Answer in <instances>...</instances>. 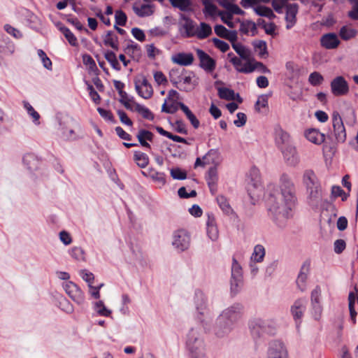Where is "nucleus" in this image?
<instances>
[{
	"label": "nucleus",
	"mask_w": 358,
	"mask_h": 358,
	"mask_svg": "<svg viewBox=\"0 0 358 358\" xmlns=\"http://www.w3.org/2000/svg\"><path fill=\"white\" fill-rule=\"evenodd\" d=\"M296 201L293 181L288 175L282 174L280 178L278 189H273L266 201L268 214L278 227H285L287 220L292 215Z\"/></svg>",
	"instance_id": "f257e3e1"
},
{
	"label": "nucleus",
	"mask_w": 358,
	"mask_h": 358,
	"mask_svg": "<svg viewBox=\"0 0 358 358\" xmlns=\"http://www.w3.org/2000/svg\"><path fill=\"white\" fill-rule=\"evenodd\" d=\"M187 350L192 358H203L206 355V345L197 329H192L186 341Z\"/></svg>",
	"instance_id": "f03ea898"
},
{
	"label": "nucleus",
	"mask_w": 358,
	"mask_h": 358,
	"mask_svg": "<svg viewBox=\"0 0 358 358\" xmlns=\"http://www.w3.org/2000/svg\"><path fill=\"white\" fill-rule=\"evenodd\" d=\"M249 328L254 339L263 337L265 334H272L273 330L271 322L260 318L252 320L249 323Z\"/></svg>",
	"instance_id": "7ed1b4c3"
},
{
	"label": "nucleus",
	"mask_w": 358,
	"mask_h": 358,
	"mask_svg": "<svg viewBox=\"0 0 358 358\" xmlns=\"http://www.w3.org/2000/svg\"><path fill=\"white\" fill-rule=\"evenodd\" d=\"M229 62L233 64L235 69L241 73H250L255 71L254 60L250 57V59H242L236 57L232 52L228 54Z\"/></svg>",
	"instance_id": "20e7f679"
},
{
	"label": "nucleus",
	"mask_w": 358,
	"mask_h": 358,
	"mask_svg": "<svg viewBox=\"0 0 358 358\" xmlns=\"http://www.w3.org/2000/svg\"><path fill=\"white\" fill-rule=\"evenodd\" d=\"M196 23L185 14L180 15L178 31L183 38L194 37L196 31Z\"/></svg>",
	"instance_id": "39448f33"
},
{
	"label": "nucleus",
	"mask_w": 358,
	"mask_h": 358,
	"mask_svg": "<svg viewBox=\"0 0 358 358\" xmlns=\"http://www.w3.org/2000/svg\"><path fill=\"white\" fill-rule=\"evenodd\" d=\"M172 244L173 247L180 252L188 249L190 245V236L184 229H179L174 232Z\"/></svg>",
	"instance_id": "423d86ee"
},
{
	"label": "nucleus",
	"mask_w": 358,
	"mask_h": 358,
	"mask_svg": "<svg viewBox=\"0 0 358 358\" xmlns=\"http://www.w3.org/2000/svg\"><path fill=\"white\" fill-rule=\"evenodd\" d=\"M330 87L331 93L336 96H345L350 91L348 83L341 76L334 78L331 82Z\"/></svg>",
	"instance_id": "0eeeda50"
},
{
	"label": "nucleus",
	"mask_w": 358,
	"mask_h": 358,
	"mask_svg": "<svg viewBox=\"0 0 358 358\" xmlns=\"http://www.w3.org/2000/svg\"><path fill=\"white\" fill-rule=\"evenodd\" d=\"M135 88L138 94L145 99H148L153 95V88L147 78L142 76L134 81Z\"/></svg>",
	"instance_id": "6e6552de"
},
{
	"label": "nucleus",
	"mask_w": 358,
	"mask_h": 358,
	"mask_svg": "<svg viewBox=\"0 0 358 358\" xmlns=\"http://www.w3.org/2000/svg\"><path fill=\"white\" fill-rule=\"evenodd\" d=\"M195 303L199 313L201 315L205 316L204 318H199V320L203 324H207L211 319V313L206 308V299L202 292H196Z\"/></svg>",
	"instance_id": "1a4fd4ad"
},
{
	"label": "nucleus",
	"mask_w": 358,
	"mask_h": 358,
	"mask_svg": "<svg viewBox=\"0 0 358 358\" xmlns=\"http://www.w3.org/2000/svg\"><path fill=\"white\" fill-rule=\"evenodd\" d=\"M220 316L234 327L242 317V306L239 304L233 305L224 310Z\"/></svg>",
	"instance_id": "9d476101"
},
{
	"label": "nucleus",
	"mask_w": 358,
	"mask_h": 358,
	"mask_svg": "<svg viewBox=\"0 0 358 358\" xmlns=\"http://www.w3.org/2000/svg\"><path fill=\"white\" fill-rule=\"evenodd\" d=\"M63 287L69 296L76 303L81 305L85 301V296L81 289L73 282H65Z\"/></svg>",
	"instance_id": "9b49d317"
},
{
	"label": "nucleus",
	"mask_w": 358,
	"mask_h": 358,
	"mask_svg": "<svg viewBox=\"0 0 358 358\" xmlns=\"http://www.w3.org/2000/svg\"><path fill=\"white\" fill-rule=\"evenodd\" d=\"M332 124L337 141L343 143L346 139V132L342 118L338 112H334L332 115Z\"/></svg>",
	"instance_id": "f8f14e48"
},
{
	"label": "nucleus",
	"mask_w": 358,
	"mask_h": 358,
	"mask_svg": "<svg viewBox=\"0 0 358 358\" xmlns=\"http://www.w3.org/2000/svg\"><path fill=\"white\" fill-rule=\"evenodd\" d=\"M197 85V79L192 71H185L182 76L177 88L181 91L190 92L194 89Z\"/></svg>",
	"instance_id": "ddd939ff"
},
{
	"label": "nucleus",
	"mask_w": 358,
	"mask_h": 358,
	"mask_svg": "<svg viewBox=\"0 0 358 358\" xmlns=\"http://www.w3.org/2000/svg\"><path fill=\"white\" fill-rule=\"evenodd\" d=\"M266 358H287V352L284 344L279 341L269 343Z\"/></svg>",
	"instance_id": "4468645a"
},
{
	"label": "nucleus",
	"mask_w": 358,
	"mask_h": 358,
	"mask_svg": "<svg viewBox=\"0 0 358 358\" xmlns=\"http://www.w3.org/2000/svg\"><path fill=\"white\" fill-rule=\"evenodd\" d=\"M234 327L230 322H228L223 319V317L219 315L215 321L213 331L217 337L223 338L228 336Z\"/></svg>",
	"instance_id": "2eb2a0df"
},
{
	"label": "nucleus",
	"mask_w": 358,
	"mask_h": 358,
	"mask_svg": "<svg viewBox=\"0 0 358 358\" xmlns=\"http://www.w3.org/2000/svg\"><path fill=\"white\" fill-rule=\"evenodd\" d=\"M243 271L242 267L235 258L232 259L231 289L236 291V288L242 284Z\"/></svg>",
	"instance_id": "dca6fc26"
},
{
	"label": "nucleus",
	"mask_w": 358,
	"mask_h": 358,
	"mask_svg": "<svg viewBox=\"0 0 358 358\" xmlns=\"http://www.w3.org/2000/svg\"><path fill=\"white\" fill-rule=\"evenodd\" d=\"M196 55L199 59L200 66L207 72H212L215 70L216 63L207 53L201 49L196 50Z\"/></svg>",
	"instance_id": "f3484780"
},
{
	"label": "nucleus",
	"mask_w": 358,
	"mask_h": 358,
	"mask_svg": "<svg viewBox=\"0 0 358 358\" xmlns=\"http://www.w3.org/2000/svg\"><path fill=\"white\" fill-rule=\"evenodd\" d=\"M283 155V158L287 165L291 166H295L298 164L299 159L296 150V148L292 145H287V147H282L280 149Z\"/></svg>",
	"instance_id": "a211bd4d"
},
{
	"label": "nucleus",
	"mask_w": 358,
	"mask_h": 358,
	"mask_svg": "<svg viewBox=\"0 0 358 358\" xmlns=\"http://www.w3.org/2000/svg\"><path fill=\"white\" fill-rule=\"evenodd\" d=\"M308 192L307 201L313 208H317L319 203L322 201L321 186H316L306 189Z\"/></svg>",
	"instance_id": "6ab92c4d"
},
{
	"label": "nucleus",
	"mask_w": 358,
	"mask_h": 358,
	"mask_svg": "<svg viewBox=\"0 0 358 358\" xmlns=\"http://www.w3.org/2000/svg\"><path fill=\"white\" fill-rule=\"evenodd\" d=\"M321 45L327 49H336L340 44L338 36L334 33H328L322 36L320 38Z\"/></svg>",
	"instance_id": "aec40b11"
},
{
	"label": "nucleus",
	"mask_w": 358,
	"mask_h": 358,
	"mask_svg": "<svg viewBox=\"0 0 358 358\" xmlns=\"http://www.w3.org/2000/svg\"><path fill=\"white\" fill-rule=\"evenodd\" d=\"M275 143L279 149L292 145L289 134L280 127L275 128Z\"/></svg>",
	"instance_id": "412c9836"
},
{
	"label": "nucleus",
	"mask_w": 358,
	"mask_h": 358,
	"mask_svg": "<svg viewBox=\"0 0 358 358\" xmlns=\"http://www.w3.org/2000/svg\"><path fill=\"white\" fill-rule=\"evenodd\" d=\"M203 6V13L206 18H215L220 16V11L215 4V0H201Z\"/></svg>",
	"instance_id": "4be33fe9"
},
{
	"label": "nucleus",
	"mask_w": 358,
	"mask_h": 358,
	"mask_svg": "<svg viewBox=\"0 0 358 358\" xmlns=\"http://www.w3.org/2000/svg\"><path fill=\"white\" fill-rule=\"evenodd\" d=\"M299 6L297 3H290L287 5L286 9V28L290 29L296 23V15L298 13Z\"/></svg>",
	"instance_id": "5701e85b"
},
{
	"label": "nucleus",
	"mask_w": 358,
	"mask_h": 358,
	"mask_svg": "<svg viewBox=\"0 0 358 358\" xmlns=\"http://www.w3.org/2000/svg\"><path fill=\"white\" fill-rule=\"evenodd\" d=\"M208 219L206 221L207 234L208 237L215 241L219 237V231L216 224L215 218L212 213L207 214Z\"/></svg>",
	"instance_id": "b1692460"
},
{
	"label": "nucleus",
	"mask_w": 358,
	"mask_h": 358,
	"mask_svg": "<svg viewBox=\"0 0 358 358\" xmlns=\"http://www.w3.org/2000/svg\"><path fill=\"white\" fill-rule=\"evenodd\" d=\"M306 299H299L295 301L293 306L291 307L292 315L296 323L298 322V320H300L303 317V313L306 310Z\"/></svg>",
	"instance_id": "393cba45"
},
{
	"label": "nucleus",
	"mask_w": 358,
	"mask_h": 358,
	"mask_svg": "<svg viewBox=\"0 0 358 358\" xmlns=\"http://www.w3.org/2000/svg\"><path fill=\"white\" fill-rule=\"evenodd\" d=\"M124 52L134 60L139 61L142 56L141 46L133 41L129 42L124 49Z\"/></svg>",
	"instance_id": "a878e982"
},
{
	"label": "nucleus",
	"mask_w": 358,
	"mask_h": 358,
	"mask_svg": "<svg viewBox=\"0 0 358 358\" xmlns=\"http://www.w3.org/2000/svg\"><path fill=\"white\" fill-rule=\"evenodd\" d=\"M171 60L173 63L181 66H189L194 62V55L192 53L179 52L173 55Z\"/></svg>",
	"instance_id": "bb28decb"
},
{
	"label": "nucleus",
	"mask_w": 358,
	"mask_h": 358,
	"mask_svg": "<svg viewBox=\"0 0 358 358\" xmlns=\"http://www.w3.org/2000/svg\"><path fill=\"white\" fill-rule=\"evenodd\" d=\"M206 180L210 192L213 194H215L217 192V184L218 181L217 171L215 167H212L208 170L206 176Z\"/></svg>",
	"instance_id": "cd10ccee"
},
{
	"label": "nucleus",
	"mask_w": 358,
	"mask_h": 358,
	"mask_svg": "<svg viewBox=\"0 0 358 358\" xmlns=\"http://www.w3.org/2000/svg\"><path fill=\"white\" fill-rule=\"evenodd\" d=\"M305 136L308 141L317 145L322 144L325 136L316 129H309L305 131Z\"/></svg>",
	"instance_id": "c85d7f7f"
},
{
	"label": "nucleus",
	"mask_w": 358,
	"mask_h": 358,
	"mask_svg": "<svg viewBox=\"0 0 358 358\" xmlns=\"http://www.w3.org/2000/svg\"><path fill=\"white\" fill-rule=\"evenodd\" d=\"M57 28L64 34L66 39L68 41L69 44L72 46H78V42L77 38L71 32V31L65 27L62 22H57L55 23Z\"/></svg>",
	"instance_id": "c756f323"
},
{
	"label": "nucleus",
	"mask_w": 358,
	"mask_h": 358,
	"mask_svg": "<svg viewBox=\"0 0 358 358\" xmlns=\"http://www.w3.org/2000/svg\"><path fill=\"white\" fill-rule=\"evenodd\" d=\"M217 158V152L215 150H209L202 159L197 158L194 166L197 167L199 166H204L207 164H214L215 159Z\"/></svg>",
	"instance_id": "7c9ffc66"
},
{
	"label": "nucleus",
	"mask_w": 358,
	"mask_h": 358,
	"mask_svg": "<svg viewBox=\"0 0 358 358\" xmlns=\"http://www.w3.org/2000/svg\"><path fill=\"white\" fill-rule=\"evenodd\" d=\"M303 183L306 189L320 185L315 173L312 170H306L303 173Z\"/></svg>",
	"instance_id": "2f4dec72"
},
{
	"label": "nucleus",
	"mask_w": 358,
	"mask_h": 358,
	"mask_svg": "<svg viewBox=\"0 0 358 358\" xmlns=\"http://www.w3.org/2000/svg\"><path fill=\"white\" fill-rule=\"evenodd\" d=\"M218 3L226 9L225 12L235 15H243L244 11L234 3V0H217Z\"/></svg>",
	"instance_id": "473e14b6"
},
{
	"label": "nucleus",
	"mask_w": 358,
	"mask_h": 358,
	"mask_svg": "<svg viewBox=\"0 0 358 358\" xmlns=\"http://www.w3.org/2000/svg\"><path fill=\"white\" fill-rule=\"evenodd\" d=\"M308 273L309 267L305 264L303 265L296 279L297 287L301 292H304L306 289V281Z\"/></svg>",
	"instance_id": "72a5a7b5"
},
{
	"label": "nucleus",
	"mask_w": 358,
	"mask_h": 358,
	"mask_svg": "<svg viewBox=\"0 0 358 358\" xmlns=\"http://www.w3.org/2000/svg\"><path fill=\"white\" fill-rule=\"evenodd\" d=\"M211 34V27L206 22H201L199 26H196V31H195L194 37H196L198 39L202 40L208 38Z\"/></svg>",
	"instance_id": "f704fd0d"
},
{
	"label": "nucleus",
	"mask_w": 358,
	"mask_h": 358,
	"mask_svg": "<svg viewBox=\"0 0 358 358\" xmlns=\"http://www.w3.org/2000/svg\"><path fill=\"white\" fill-rule=\"evenodd\" d=\"M136 137L143 147L150 148V145L147 142V141H152L153 140L154 134L151 131L145 129H141L138 132Z\"/></svg>",
	"instance_id": "c9c22d12"
},
{
	"label": "nucleus",
	"mask_w": 358,
	"mask_h": 358,
	"mask_svg": "<svg viewBox=\"0 0 358 358\" xmlns=\"http://www.w3.org/2000/svg\"><path fill=\"white\" fill-rule=\"evenodd\" d=\"M178 104L181 110L185 113L186 117L189 120L193 127L194 129L199 128L200 125V122L194 115V114L189 110V108L182 102H178Z\"/></svg>",
	"instance_id": "e433bc0d"
},
{
	"label": "nucleus",
	"mask_w": 358,
	"mask_h": 358,
	"mask_svg": "<svg viewBox=\"0 0 358 358\" xmlns=\"http://www.w3.org/2000/svg\"><path fill=\"white\" fill-rule=\"evenodd\" d=\"M143 174L151 178L160 187L164 186L166 182L165 173L162 172H158L153 169H149L148 173L143 171Z\"/></svg>",
	"instance_id": "4c0bfd02"
},
{
	"label": "nucleus",
	"mask_w": 358,
	"mask_h": 358,
	"mask_svg": "<svg viewBox=\"0 0 358 358\" xmlns=\"http://www.w3.org/2000/svg\"><path fill=\"white\" fill-rule=\"evenodd\" d=\"M287 76L291 80H297L300 75L299 66L294 62H289L286 64Z\"/></svg>",
	"instance_id": "58836bf2"
},
{
	"label": "nucleus",
	"mask_w": 358,
	"mask_h": 358,
	"mask_svg": "<svg viewBox=\"0 0 358 358\" xmlns=\"http://www.w3.org/2000/svg\"><path fill=\"white\" fill-rule=\"evenodd\" d=\"M171 6L178 8L181 11H189L192 10L191 0H169Z\"/></svg>",
	"instance_id": "ea45409f"
},
{
	"label": "nucleus",
	"mask_w": 358,
	"mask_h": 358,
	"mask_svg": "<svg viewBox=\"0 0 358 358\" xmlns=\"http://www.w3.org/2000/svg\"><path fill=\"white\" fill-rule=\"evenodd\" d=\"M265 256V249L262 245H257L254 248L250 261L254 262H262Z\"/></svg>",
	"instance_id": "a19ab883"
},
{
	"label": "nucleus",
	"mask_w": 358,
	"mask_h": 358,
	"mask_svg": "<svg viewBox=\"0 0 358 358\" xmlns=\"http://www.w3.org/2000/svg\"><path fill=\"white\" fill-rule=\"evenodd\" d=\"M103 43L106 45L111 47L113 49L118 50V41L117 36L113 31H108L103 38Z\"/></svg>",
	"instance_id": "79ce46f5"
},
{
	"label": "nucleus",
	"mask_w": 358,
	"mask_h": 358,
	"mask_svg": "<svg viewBox=\"0 0 358 358\" xmlns=\"http://www.w3.org/2000/svg\"><path fill=\"white\" fill-rule=\"evenodd\" d=\"M217 202L224 213L228 215L234 213V210L225 196L222 195L218 196L217 197Z\"/></svg>",
	"instance_id": "37998d69"
},
{
	"label": "nucleus",
	"mask_w": 358,
	"mask_h": 358,
	"mask_svg": "<svg viewBox=\"0 0 358 358\" xmlns=\"http://www.w3.org/2000/svg\"><path fill=\"white\" fill-rule=\"evenodd\" d=\"M134 160L141 168H145L149 163L148 156L145 153H143L141 151L134 152Z\"/></svg>",
	"instance_id": "c03bdc74"
},
{
	"label": "nucleus",
	"mask_w": 358,
	"mask_h": 358,
	"mask_svg": "<svg viewBox=\"0 0 358 358\" xmlns=\"http://www.w3.org/2000/svg\"><path fill=\"white\" fill-rule=\"evenodd\" d=\"M134 10L139 17L150 16L154 12L152 6L149 4L141 5L140 7L134 6Z\"/></svg>",
	"instance_id": "a18cd8bd"
},
{
	"label": "nucleus",
	"mask_w": 358,
	"mask_h": 358,
	"mask_svg": "<svg viewBox=\"0 0 358 358\" xmlns=\"http://www.w3.org/2000/svg\"><path fill=\"white\" fill-rule=\"evenodd\" d=\"M254 11L257 15L268 17V19H273L275 17L273 10L264 6H256L254 7Z\"/></svg>",
	"instance_id": "49530a36"
},
{
	"label": "nucleus",
	"mask_w": 358,
	"mask_h": 358,
	"mask_svg": "<svg viewBox=\"0 0 358 358\" xmlns=\"http://www.w3.org/2000/svg\"><path fill=\"white\" fill-rule=\"evenodd\" d=\"M185 69H172L169 72V79L175 87H178L180 78L185 73Z\"/></svg>",
	"instance_id": "de8ad7c7"
},
{
	"label": "nucleus",
	"mask_w": 358,
	"mask_h": 358,
	"mask_svg": "<svg viewBox=\"0 0 358 358\" xmlns=\"http://www.w3.org/2000/svg\"><path fill=\"white\" fill-rule=\"evenodd\" d=\"M232 48L240 56L239 58L250 59V57H252L250 51L240 43H233Z\"/></svg>",
	"instance_id": "09e8293b"
},
{
	"label": "nucleus",
	"mask_w": 358,
	"mask_h": 358,
	"mask_svg": "<svg viewBox=\"0 0 358 358\" xmlns=\"http://www.w3.org/2000/svg\"><path fill=\"white\" fill-rule=\"evenodd\" d=\"M134 110L140 113L145 119L152 120L154 119V115L145 106L140 105L138 103L134 104Z\"/></svg>",
	"instance_id": "8fccbe9b"
},
{
	"label": "nucleus",
	"mask_w": 358,
	"mask_h": 358,
	"mask_svg": "<svg viewBox=\"0 0 358 358\" xmlns=\"http://www.w3.org/2000/svg\"><path fill=\"white\" fill-rule=\"evenodd\" d=\"M349 194L345 193L340 186L333 185L331 189V197L336 199L337 197H341L343 201H346Z\"/></svg>",
	"instance_id": "3c124183"
},
{
	"label": "nucleus",
	"mask_w": 358,
	"mask_h": 358,
	"mask_svg": "<svg viewBox=\"0 0 358 358\" xmlns=\"http://www.w3.org/2000/svg\"><path fill=\"white\" fill-rule=\"evenodd\" d=\"M357 31L350 28L347 26H344L341 28L339 35L341 38L345 41H348L350 38H354L357 34Z\"/></svg>",
	"instance_id": "603ef678"
},
{
	"label": "nucleus",
	"mask_w": 358,
	"mask_h": 358,
	"mask_svg": "<svg viewBox=\"0 0 358 358\" xmlns=\"http://www.w3.org/2000/svg\"><path fill=\"white\" fill-rule=\"evenodd\" d=\"M218 95L220 99L231 101L235 99L234 91L227 87H219Z\"/></svg>",
	"instance_id": "864d4df0"
},
{
	"label": "nucleus",
	"mask_w": 358,
	"mask_h": 358,
	"mask_svg": "<svg viewBox=\"0 0 358 358\" xmlns=\"http://www.w3.org/2000/svg\"><path fill=\"white\" fill-rule=\"evenodd\" d=\"M105 58L114 69L117 71H120L121 69V66L117 59L116 55L113 52H106L105 54Z\"/></svg>",
	"instance_id": "5fc2aeb1"
},
{
	"label": "nucleus",
	"mask_w": 358,
	"mask_h": 358,
	"mask_svg": "<svg viewBox=\"0 0 358 358\" xmlns=\"http://www.w3.org/2000/svg\"><path fill=\"white\" fill-rule=\"evenodd\" d=\"M23 106L24 108L27 110V113L32 117L33 122L36 124H39V119L40 115L37 111L34 110V108L30 105V103L27 101H23Z\"/></svg>",
	"instance_id": "6e6d98bb"
},
{
	"label": "nucleus",
	"mask_w": 358,
	"mask_h": 358,
	"mask_svg": "<svg viewBox=\"0 0 358 358\" xmlns=\"http://www.w3.org/2000/svg\"><path fill=\"white\" fill-rule=\"evenodd\" d=\"M94 310L101 316L108 317L111 314V310L105 306L102 301H99L94 303Z\"/></svg>",
	"instance_id": "4d7b16f0"
},
{
	"label": "nucleus",
	"mask_w": 358,
	"mask_h": 358,
	"mask_svg": "<svg viewBox=\"0 0 358 358\" xmlns=\"http://www.w3.org/2000/svg\"><path fill=\"white\" fill-rule=\"evenodd\" d=\"M255 51L260 57H265L267 55V47L265 41H259L254 43Z\"/></svg>",
	"instance_id": "13d9d810"
},
{
	"label": "nucleus",
	"mask_w": 358,
	"mask_h": 358,
	"mask_svg": "<svg viewBox=\"0 0 358 358\" xmlns=\"http://www.w3.org/2000/svg\"><path fill=\"white\" fill-rule=\"evenodd\" d=\"M324 81V77L317 71L311 73L308 77V82L313 86H318Z\"/></svg>",
	"instance_id": "bf43d9fd"
},
{
	"label": "nucleus",
	"mask_w": 358,
	"mask_h": 358,
	"mask_svg": "<svg viewBox=\"0 0 358 358\" xmlns=\"http://www.w3.org/2000/svg\"><path fill=\"white\" fill-rule=\"evenodd\" d=\"M288 1L289 0H273V8L277 13H282L284 8L287 9V5L289 4L287 3Z\"/></svg>",
	"instance_id": "052dcab7"
},
{
	"label": "nucleus",
	"mask_w": 358,
	"mask_h": 358,
	"mask_svg": "<svg viewBox=\"0 0 358 358\" xmlns=\"http://www.w3.org/2000/svg\"><path fill=\"white\" fill-rule=\"evenodd\" d=\"M355 298L353 294L350 293L349 295V310L350 315V320L353 324L356 323L357 312L355 309Z\"/></svg>",
	"instance_id": "680f3d73"
},
{
	"label": "nucleus",
	"mask_w": 358,
	"mask_h": 358,
	"mask_svg": "<svg viewBox=\"0 0 358 358\" xmlns=\"http://www.w3.org/2000/svg\"><path fill=\"white\" fill-rule=\"evenodd\" d=\"M232 15L235 14L224 11H222L220 13V17H221L223 22L231 28L234 27V24L232 22Z\"/></svg>",
	"instance_id": "e2e57ef3"
},
{
	"label": "nucleus",
	"mask_w": 358,
	"mask_h": 358,
	"mask_svg": "<svg viewBox=\"0 0 358 358\" xmlns=\"http://www.w3.org/2000/svg\"><path fill=\"white\" fill-rule=\"evenodd\" d=\"M115 24L120 26H124L127 23V15L121 10H118L115 12Z\"/></svg>",
	"instance_id": "0e129e2a"
},
{
	"label": "nucleus",
	"mask_w": 358,
	"mask_h": 358,
	"mask_svg": "<svg viewBox=\"0 0 358 358\" xmlns=\"http://www.w3.org/2000/svg\"><path fill=\"white\" fill-rule=\"evenodd\" d=\"M70 255L76 260L80 261L84 259V252L81 248L73 247L70 250Z\"/></svg>",
	"instance_id": "69168bd1"
},
{
	"label": "nucleus",
	"mask_w": 358,
	"mask_h": 358,
	"mask_svg": "<svg viewBox=\"0 0 358 358\" xmlns=\"http://www.w3.org/2000/svg\"><path fill=\"white\" fill-rule=\"evenodd\" d=\"M170 173L171 177L176 180H184L187 178L186 172L179 168L171 169Z\"/></svg>",
	"instance_id": "338daca9"
},
{
	"label": "nucleus",
	"mask_w": 358,
	"mask_h": 358,
	"mask_svg": "<svg viewBox=\"0 0 358 358\" xmlns=\"http://www.w3.org/2000/svg\"><path fill=\"white\" fill-rule=\"evenodd\" d=\"M321 289L317 286L312 292L310 295L311 305L320 303Z\"/></svg>",
	"instance_id": "774afa93"
}]
</instances>
